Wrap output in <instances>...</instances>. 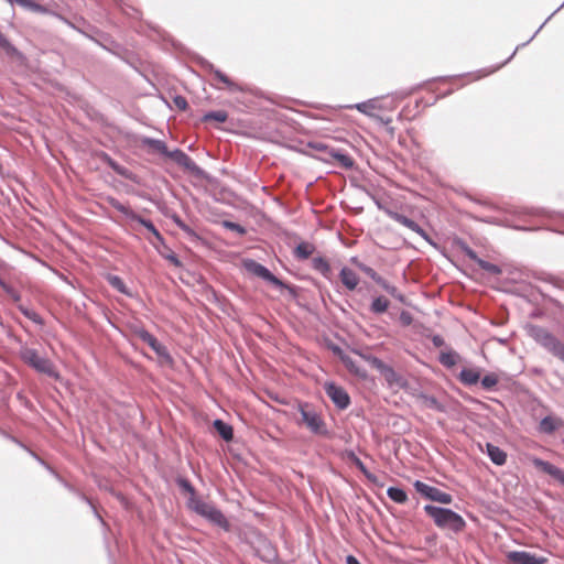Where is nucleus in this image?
Wrapping results in <instances>:
<instances>
[{"label":"nucleus","mask_w":564,"mask_h":564,"mask_svg":"<svg viewBox=\"0 0 564 564\" xmlns=\"http://www.w3.org/2000/svg\"><path fill=\"white\" fill-rule=\"evenodd\" d=\"M401 318L403 321H406L408 323L410 322V316L406 313H404V312L401 314Z\"/></svg>","instance_id":"obj_63"},{"label":"nucleus","mask_w":564,"mask_h":564,"mask_svg":"<svg viewBox=\"0 0 564 564\" xmlns=\"http://www.w3.org/2000/svg\"><path fill=\"white\" fill-rule=\"evenodd\" d=\"M0 47L10 56L22 57V54L13 46L9 40L0 32Z\"/></svg>","instance_id":"obj_41"},{"label":"nucleus","mask_w":564,"mask_h":564,"mask_svg":"<svg viewBox=\"0 0 564 564\" xmlns=\"http://www.w3.org/2000/svg\"><path fill=\"white\" fill-rule=\"evenodd\" d=\"M389 307V301L383 296L375 297L370 305V311L373 314H382Z\"/></svg>","instance_id":"obj_35"},{"label":"nucleus","mask_w":564,"mask_h":564,"mask_svg":"<svg viewBox=\"0 0 564 564\" xmlns=\"http://www.w3.org/2000/svg\"><path fill=\"white\" fill-rule=\"evenodd\" d=\"M507 558L512 564H545L546 557L536 556L525 551H510L507 553Z\"/></svg>","instance_id":"obj_10"},{"label":"nucleus","mask_w":564,"mask_h":564,"mask_svg":"<svg viewBox=\"0 0 564 564\" xmlns=\"http://www.w3.org/2000/svg\"><path fill=\"white\" fill-rule=\"evenodd\" d=\"M0 434H1V435H3V436H6V437H8L9 440H11V441H12V442H14L15 444H18L19 446H21V447H23V448H25V449L28 451V448H26V447H25V446H24V445H23V444H22L18 438H15V437H13V436H10L9 434H7V433H6L4 431H2V430H0ZM29 452H30V454H31L35 459H37L41 464H43V465H44V462H43V460H42V459H41V458H40L35 453H33V452H32V451H30V449H29Z\"/></svg>","instance_id":"obj_51"},{"label":"nucleus","mask_w":564,"mask_h":564,"mask_svg":"<svg viewBox=\"0 0 564 564\" xmlns=\"http://www.w3.org/2000/svg\"><path fill=\"white\" fill-rule=\"evenodd\" d=\"M308 147L315 151L324 153L325 156H323L322 159L325 161H328V152L332 148H329L327 144H325L324 142L315 141V142H310Z\"/></svg>","instance_id":"obj_46"},{"label":"nucleus","mask_w":564,"mask_h":564,"mask_svg":"<svg viewBox=\"0 0 564 564\" xmlns=\"http://www.w3.org/2000/svg\"><path fill=\"white\" fill-rule=\"evenodd\" d=\"M564 7V2L540 25V28L534 32V34L524 43L518 45L516 47V50L512 52V54L501 64L495 66V67H491V68H484V69H480V70H477L475 73H469L467 74L468 76H471L473 77V80H478L482 77H486L495 72H497L498 69H500L502 66H505L507 63H509L513 56L516 55V53L518 52V50L520 47H523L525 46L528 43H530L534 37L535 35L542 30V28L551 20V18L556 13L558 12L562 8Z\"/></svg>","instance_id":"obj_6"},{"label":"nucleus","mask_w":564,"mask_h":564,"mask_svg":"<svg viewBox=\"0 0 564 564\" xmlns=\"http://www.w3.org/2000/svg\"><path fill=\"white\" fill-rule=\"evenodd\" d=\"M176 484L181 490H183L184 492L189 495V497L186 501V506L188 509H191V502L193 501V499L200 500V498H198L196 496V490H195L194 486L186 478H183V477L177 478Z\"/></svg>","instance_id":"obj_20"},{"label":"nucleus","mask_w":564,"mask_h":564,"mask_svg":"<svg viewBox=\"0 0 564 564\" xmlns=\"http://www.w3.org/2000/svg\"><path fill=\"white\" fill-rule=\"evenodd\" d=\"M432 343H433V345H434L435 347H441V346H443V345H444V339H443V337H442V336H440V335H435V336H433V338H432Z\"/></svg>","instance_id":"obj_55"},{"label":"nucleus","mask_w":564,"mask_h":564,"mask_svg":"<svg viewBox=\"0 0 564 564\" xmlns=\"http://www.w3.org/2000/svg\"><path fill=\"white\" fill-rule=\"evenodd\" d=\"M145 344H148L159 357L171 361V356L167 348L162 345L153 335L150 336V339H148Z\"/></svg>","instance_id":"obj_25"},{"label":"nucleus","mask_w":564,"mask_h":564,"mask_svg":"<svg viewBox=\"0 0 564 564\" xmlns=\"http://www.w3.org/2000/svg\"><path fill=\"white\" fill-rule=\"evenodd\" d=\"M348 108L357 109L359 112H361L368 117L376 118V115L373 111L381 110L382 106L380 104L379 98H372V99H369V100H366L362 102L355 104L352 106H348Z\"/></svg>","instance_id":"obj_14"},{"label":"nucleus","mask_w":564,"mask_h":564,"mask_svg":"<svg viewBox=\"0 0 564 564\" xmlns=\"http://www.w3.org/2000/svg\"><path fill=\"white\" fill-rule=\"evenodd\" d=\"M459 381L465 386H474L480 379V371L477 369L464 368L458 375Z\"/></svg>","instance_id":"obj_18"},{"label":"nucleus","mask_w":564,"mask_h":564,"mask_svg":"<svg viewBox=\"0 0 564 564\" xmlns=\"http://www.w3.org/2000/svg\"><path fill=\"white\" fill-rule=\"evenodd\" d=\"M208 69L214 74V76L226 85V87L230 91H243V87L235 82H232L227 75H225L221 70L214 67L213 64L207 65Z\"/></svg>","instance_id":"obj_16"},{"label":"nucleus","mask_w":564,"mask_h":564,"mask_svg":"<svg viewBox=\"0 0 564 564\" xmlns=\"http://www.w3.org/2000/svg\"><path fill=\"white\" fill-rule=\"evenodd\" d=\"M142 143L152 151H155L166 158L169 156L170 150L167 149L164 141L153 138H144Z\"/></svg>","instance_id":"obj_21"},{"label":"nucleus","mask_w":564,"mask_h":564,"mask_svg":"<svg viewBox=\"0 0 564 564\" xmlns=\"http://www.w3.org/2000/svg\"><path fill=\"white\" fill-rule=\"evenodd\" d=\"M558 426V422L552 416H545L541 420L539 429L545 434H552Z\"/></svg>","instance_id":"obj_37"},{"label":"nucleus","mask_w":564,"mask_h":564,"mask_svg":"<svg viewBox=\"0 0 564 564\" xmlns=\"http://www.w3.org/2000/svg\"><path fill=\"white\" fill-rule=\"evenodd\" d=\"M388 497L397 503H404L408 500L406 492L399 487H389L387 490Z\"/></svg>","instance_id":"obj_34"},{"label":"nucleus","mask_w":564,"mask_h":564,"mask_svg":"<svg viewBox=\"0 0 564 564\" xmlns=\"http://www.w3.org/2000/svg\"><path fill=\"white\" fill-rule=\"evenodd\" d=\"M245 267L250 273L261 278L274 286L280 289L286 288V284L283 281L276 278L267 267L262 265L261 263L254 260H248L245 262Z\"/></svg>","instance_id":"obj_8"},{"label":"nucleus","mask_w":564,"mask_h":564,"mask_svg":"<svg viewBox=\"0 0 564 564\" xmlns=\"http://www.w3.org/2000/svg\"><path fill=\"white\" fill-rule=\"evenodd\" d=\"M486 453L490 460L497 466H502L507 460V454L500 447L491 443L486 444Z\"/></svg>","instance_id":"obj_17"},{"label":"nucleus","mask_w":564,"mask_h":564,"mask_svg":"<svg viewBox=\"0 0 564 564\" xmlns=\"http://www.w3.org/2000/svg\"><path fill=\"white\" fill-rule=\"evenodd\" d=\"M21 312L22 314L31 319L32 322H34L35 324H39V325H42L43 324V319L42 317L34 311H31V310H28V308H21Z\"/></svg>","instance_id":"obj_49"},{"label":"nucleus","mask_w":564,"mask_h":564,"mask_svg":"<svg viewBox=\"0 0 564 564\" xmlns=\"http://www.w3.org/2000/svg\"><path fill=\"white\" fill-rule=\"evenodd\" d=\"M421 399L424 406L427 409H433L438 412H443L445 410V405L442 404L434 395L422 394Z\"/></svg>","instance_id":"obj_38"},{"label":"nucleus","mask_w":564,"mask_h":564,"mask_svg":"<svg viewBox=\"0 0 564 564\" xmlns=\"http://www.w3.org/2000/svg\"><path fill=\"white\" fill-rule=\"evenodd\" d=\"M498 382H499L498 376L495 373L486 375L485 377H482V379L480 381L481 387L487 391L494 390L496 388V386L498 384Z\"/></svg>","instance_id":"obj_43"},{"label":"nucleus","mask_w":564,"mask_h":564,"mask_svg":"<svg viewBox=\"0 0 564 564\" xmlns=\"http://www.w3.org/2000/svg\"><path fill=\"white\" fill-rule=\"evenodd\" d=\"M378 371L384 377L389 386H393L399 380V376L394 369L384 362L381 364V366L378 368Z\"/></svg>","instance_id":"obj_31"},{"label":"nucleus","mask_w":564,"mask_h":564,"mask_svg":"<svg viewBox=\"0 0 564 564\" xmlns=\"http://www.w3.org/2000/svg\"><path fill=\"white\" fill-rule=\"evenodd\" d=\"M352 352L356 354L357 356H359L366 362H368L376 370H378V368L383 362L378 357H376L373 355H370V354H367V352H365L364 350H360V349H354Z\"/></svg>","instance_id":"obj_36"},{"label":"nucleus","mask_w":564,"mask_h":564,"mask_svg":"<svg viewBox=\"0 0 564 564\" xmlns=\"http://www.w3.org/2000/svg\"><path fill=\"white\" fill-rule=\"evenodd\" d=\"M189 510L197 513L213 525L220 528L225 532H229L231 530V524L223 511L210 502H206L202 499H193Z\"/></svg>","instance_id":"obj_2"},{"label":"nucleus","mask_w":564,"mask_h":564,"mask_svg":"<svg viewBox=\"0 0 564 564\" xmlns=\"http://www.w3.org/2000/svg\"><path fill=\"white\" fill-rule=\"evenodd\" d=\"M333 351H334L336 355H338L339 357H340L341 355H346V354H345V352H344V351H343L338 346H335V347L333 348Z\"/></svg>","instance_id":"obj_62"},{"label":"nucleus","mask_w":564,"mask_h":564,"mask_svg":"<svg viewBox=\"0 0 564 564\" xmlns=\"http://www.w3.org/2000/svg\"><path fill=\"white\" fill-rule=\"evenodd\" d=\"M224 227L231 230V231H235L237 234H239L240 236L245 235L246 234V228L242 227L240 224L238 223H234V221H225L224 223Z\"/></svg>","instance_id":"obj_50"},{"label":"nucleus","mask_w":564,"mask_h":564,"mask_svg":"<svg viewBox=\"0 0 564 564\" xmlns=\"http://www.w3.org/2000/svg\"><path fill=\"white\" fill-rule=\"evenodd\" d=\"M116 173L123 177L130 178V172L122 165L117 169Z\"/></svg>","instance_id":"obj_56"},{"label":"nucleus","mask_w":564,"mask_h":564,"mask_svg":"<svg viewBox=\"0 0 564 564\" xmlns=\"http://www.w3.org/2000/svg\"><path fill=\"white\" fill-rule=\"evenodd\" d=\"M13 299L14 300H19V295L18 294H13Z\"/></svg>","instance_id":"obj_64"},{"label":"nucleus","mask_w":564,"mask_h":564,"mask_svg":"<svg viewBox=\"0 0 564 564\" xmlns=\"http://www.w3.org/2000/svg\"><path fill=\"white\" fill-rule=\"evenodd\" d=\"M172 159L177 165L184 167L187 171H191L195 174L200 173L199 166L182 150L175 149L170 151L169 156Z\"/></svg>","instance_id":"obj_12"},{"label":"nucleus","mask_w":564,"mask_h":564,"mask_svg":"<svg viewBox=\"0 0 564 564\" xmlns=\"http://www.w3.org/2000/svg\"><path fill=\"white\" fill-rule=\"evenodd\" d=\"M160 253L165 260L170 261L174 267H182V262L172 250L167 249L166 252L160 251Z\"/></svg>","instance_id":"obj_48"},{"label":"nucleus","mask_w":564,"mask_h":564,"mask_svg":"<svg viewBox=\"0 0 564 564\" xmlns=\"http://www.w3.org/2000/svg\"><path fill=\"white\" fill-rule=\"evenodd\" d=\"M109 165H110V167H111L115 172H116V171H117V169H119V166H120V164H118L117 162H115V161H112V160H110V161H109Z\"/></svg>","instance_id":"obj_61"},{"label":"nucleus","mask_w":564,"mask_h":564,"mask_svg":"<svg viewBox=\"0 0 564 564\" xmlns=\"http://www.w3.org/2000/svg\"><path fill=\"white\" fill-rule=\"evenodd\" d=\"M376 283L378 285H380L387 293H389L392 297H394L400 303L405 302V296L394 285L390 284L382 276H380Z\"/></svg>","instance_id":"obj_28"},{"label":"nucleus","mask_w":564,"mask_h":564,"mask_svg":"<svg viewBox=\"0 0 564 564\" xmlns=\"http://www.w3.org/2000/svg\"><path fill=\"white\" fill-rule=\"evenodd\" d=\"M482 270H485L486 272L490 273V274H494V275H498L501 273V269L495 264V263H491V262H488L486 260H478V263H477Z\"/></svg>","instance_id":"obj_45"},{"label":"nucleus","mask_w":564,"mask_h":564,"mask_svg":"<svg viewBox=\"0 0 564 564\" xmlns=\"http://www.w3.org/2000/svg\"><path fill=\"white\" fill-rule=\"evenodd\" d=\"M314 251H315L314 245L306 242V241H302L295 247L294 257L297 260H306L313 254Z\"/></svg>","instance_id":"obj_24"},{"label":"nucleus","mask_w":564,"mask_h":564,"mask_svg":"<svg viewBox=\"0 0 564 564\" xmlns=\"http://www.w3.org/2000/svg\"><path fill=\"white\" fill-rule=\"evenodd\" d=\"M528 334L549 352L564 362V344L546 328L538 325H529Z\"/></svg>","instance_id":"obj_4"},{"label":"nucleus","mask_w":564,"mask_h":564,"mask_svg":"<svg viewBox=\"0 0 564 564\" xmlns=\"http://www.w3.org/2000/svg\"><path fill=\"white\" fill-rule=\"evenodd\" d=\"M172 219L174 224L187 236H196L195 231L188 225H186L178 216L174 215Z\"/></svg>","instance_id":"obj_47"},{"label":"nucleus","mask_w":564,"mask_h":564,"mask_svg":"<svg viewBox=\"0 0 564 564\" xmlns=\"http://www.w3.org/2000/svg\"><path fill=\"white\" fill-rule=\"evenodd\" d=\"M134 335L140 338L143 343H145L148 339H150V336L152 335L150 332H148L144 327H135L133 329Z\"/></svg>","instance_id":"obj_52"},{"label":"nucleus","mask_w":564,"mask_h":564,"mask_svg":"<svg viewBox=\"0 0 564 564\" xmlns=\"http://www.w3.org/2000/svg\"><path fill=\"white\" fill-rule=\"evenodd\" d=\"M108 203L111 207L123 214L127 218L132 219L133 217H135V212L120 203L117 198L108 197Z\"/></svg>","instance_id":"obj_33"},{"label":"nucleus","mask_w":564,"mask_h":564,"mask_svg":"<svg viewBox=\"0 0 564 564\" xmlns=\"http://www.w3.org/2000/svg\"><path fill=\"white\" fill-rule=\"evenodd\" d=\"M352 262L357 264V267L366 273L372 281L377 282L381 275H379L372 268L367 264L357 261L356 258H352Z\"/></svg>","instance_id":"obj_44"},{"label":"nucleus","mask_w":564,"mask_h":564,"mask_svg":"<svg viewBox=\"0 0 564 564\" xmlns=\"http://www.w3.org/2000/svg\"><path fill=\"white\" fill-rule=\"evenodd\" d=\"M348 457L350 458L351 463L366 476L367 479L375 480L376 477L369 473L365 464L354 452H350Z\"/></svg>","instance_id":"obj_39"},{"label":"nucleus","mask_w":564,"mask_h":564,"mask_svg":"<svg viewBox=\"0 0 564 564\" xmlns=\"http://www.w3.org/2000/svg\"><path fill=\"white\" fill-rule=\"evenodd\" d=\"M339 278L344 286L349 291H354L359 283V276L354 270H351L348 267L341 268L339 272Z\"/></svg>","instance_id":"obj_15"},{"label":"nucleus","mask_w":564,"mask_h":564,"mask_svg":"<svg viewBox=\"0 0 564 564\" xmlns=\"http://www.w3.org/2000/svg\"><path fill=\"white\" fill-rule=\"evenodd\" d=\"M329 158L336 160L339 165L345 169H351L354 166V160L348 154L334 148L328 152V159Z\"/></svg>","instance_id":"obj_23"},{"label":"nucleus","mask_w":564,"mask_h":564,"mask_svg":"<svg viewBox=\"0 0 564 564\" xmlns=\"http://www.w3.org/2000/svg\"><path fill=\"white\" fill-rule=\"evenodd\" d=\"M10 4H19L20 7L32 11V12H45L46 9L40 3L34 2L33 0H6Z\"/></svg>","instance_id":"obj_29"},{"label":"nucleus","mask_w":564,"mask_h":564,"mask_svg":"<svg viewBox=\"0 0 564 564\" xmlns=\"http://www.w3.org/2000/svg\"><path fill=\"white\" fill-rule=\"evenodd\" d=\"M346 563L347 564H360V562L354 555H348L346 557Z\"/></svg>","instance_id":"obj_58"},{"label":"nucleus","mask_w":564,"mask_h":564,"mask_svg":"<svg viewBox=\"0 0 564 564\" xmlns=\"http://www.w3.org/2000/svg\"><path fill=\"white\" fill-rule=\"evenodd\" d=\"M533 465L542 470L543 473L550 475L553 479L556 481H561L562 477L564 476V469L546 462L541 458H534Z\"/></svg>","instance_id":"obj_13"},{"label":"nucleus","mask_w":564,"mask_h":564,"mask_svg":"<svg viewBox=\"0 0 564 564\" xmlns=\"http://www.w3.org/2000/svg\"><path fill=\"white\" fill-rule=\"evenodd\" d=\"M312 268L319 272L324 278L330 279L332 268L328 261L323 257H315L312 259Z\"/></svg>","instance_id":"obj_22"},{"label":"nucleus","mask_w":564,"mask_h":564,"mask_svg":"<svg viewBox=\"0 0 564 564\" xmlns=\"http://www.w3.org/2000/svg\"><path fill=\"white\" fill-rule=\"evenodd\" d=\"M388 215L391 219H393L398 224L416 232L419 236H421L426 241H430V237H429L427 232L417 223H415L411 218L406 217L403 214L397 213V212H388Z\"/></svg>","instance_id":"obj_11"},{"label":"nucleus","mask_w":564,"mask_h":564,"mask_svg":"<svg viewBox=\"0 0 564 564\" xmlns=\"http://www.w3.org/2000/svg\"><path fill=\"white\" fill-rule=\"evenodd\" d=\"M173 104L180 110H185L187 108V100L181 95H176L173 98Z\"/></svg>","instance_id":"obj_54"},{"label":"nucleus","mask_w":564,"mask_h":564,"mask_svg":"<svg viewBox=\"0 0 564 564\" xmlns=\"http://www.w3.org/2000/svg\"><path fill=\"white\" fill-rule=\"evenodd\" d=\"M325 391L338 409L345 410L350 404V398L344 388L332 382L325 386Z\"/></svg>","instance_id":"obj_9"},{"label":"nucleus","mask_w":564,"mask_h":564,"mask_svg":"<svg viewBox=\"0 0 564 564\" xmlns=\"http://www.w3.org/2000/svg\"><path fill=\"white\" fill-rule=\"evenodd\" d=\"M376 119L379 120L384 126H389L392 121L391 118H383L380 116H376Z\"/></svg>","instance_id":"obj_57"},{"label":"nucleus","mask_w":564,"mask_h":564,"mask_svg":"<svg viewBox=\"0 0 564 564\" xmlns=\"http://www.w3.org/2000/svg\"><path fill=\"white\" fill-rule=\"evenodd\" d=\"M459 358L460 356L456 351L451 350L446 352H441L438 360L444 367L452 368L457 364Z\"/></svg>","instance_id":"obj_32"},{"label":"nucleus","mask_w":564,"mask_h":564,"mask_svg":"<svg viewBox=\"0 0 564 564\" xmlns=\"http://www.w3.org/2000/svg\"><path fill=\"white\" fill-rule=\"evenodd\" d=\"M131 220L137 221L140 225H142L147 230H149L155 237V239L160 243H164V239H163L162 235L160 234V231L156 229V227L150 219H145L135 213V217H133Z\"/></svg>","instance_id":"obj_27"},{"label":"nucleus","mask_w":564,"mask_h":564,"mask_svg":"<svg viewBox=\"0 0 564 564\" xmlns=\"http://www.w3.org/2000/svg\"><path fill=\"white\" fill-rule=\"evenodd\" d=\"M10 4H19L20 7L32 11V12H45L46 9L40 3L34 2L33 0H6Z\"/></svg>","instance_id":"obj_30"},{"label":"nucleus","mask_w":564,"mask_h":564,"mask_svg":"<svg viewBox=\"0 0 564 564\" xmlns=\"http://www.w3.org/2000/svg\"><path fill=\"white\" fill-rule=\"evenodd\" d=\"M57 479L70 491H75V489L68 485L67 482H65L58 475H56Z\"/></svg>","instance_id":"obj_60"},{"label":"nucleus","mask_w":564,"mask_h":564,"mask_svg":"<svg viewBox=\"0 0 564 564\" xmlns=\"http://www.w3.org/2000/svg\"><path fill=\"white\" fill-rule=\"evenodd\" d=\"M107 281L118 292H120L122 294H129L128 289H127L124 282L122 281V279L120 276L113 275V274H109L107 276Z\"/></svg>","instance_id":"obj_40"},{"label":"nucleus","mask_w":564,"mask_h":564,"mask_svg":"<svg viewBox=\"0 0 564 564\" xmlns=\"http://www.w3.org/2000/svg\"><path fill=\"white\" fill-rule=\"evenodd\" d=\"M19 354L23 362L33 368L35 371L52 378L58 377L54 364L46 356L41 355L36 349L23 346L21 347Z\"/></svg>","instance_id":"obj_5"},{"label":"nucleus","mask_w":564,"mask_h":564,"mask_svg":"<svg viewBox=\"0 0 564 564\" xmlns=\"http://www.w3.org/2000/svg\"><path fill=\"white\" fill-rule=\"evenodd\" d=\"M462 250L464 251L465 256L468 257L470 260H473L474 262L478 263V260H480L481 258H479L477 256V253L471 249L469 248L467 245H463L462 247Z\"/></svg>","instance_id":"obj_53"},{"label":"nucleus","mask_w":564,"mask_h":564,"mask_svg":"<svg viewBox=\"0 0 564 564\" xmlns=\"http://www.w3.org/2000/svg\"><path fill=\"white\" fill-rule=\"evenodd\" d=\"M415 490L423 497L444 505H449L453 500L452 496L447 492L440 490L436 487L430 486L421 480L413 484Z\"/></svg>","instance_id":"obj_7"},{"label":"nucleus","mask_w":564,"mask_h":564,"mask_svg":"<svg viewBox=\"0 0 564 564\" xmlns=\"http://www.w3.org/2000/svg\"><path fill=\"white\" fill-rule=\"evenodd\" d=\"M213 426L224 441L229 442L232 440L234 430H232L231 425L227 424L226 422H224L220 419H216L213 422Z\"/></svg>","instance_id":"obj_19"},{"label":"nucleus","mask_w":564,"mask_h":564,"mask_svg":"<svg viewBox=\"0 0 564 564\" xmlns=\"http://www.w3.org/2000/svg\"><path fill=\"white\" fill-rule=\"evenodd\" d=\"M424 511L441 529H448L455 533H458L466 527V522L463 517L452 509L426 505L424 506Z\"/></svg>","instance_id":"obj_1"},{"label":"nucleus","mask_w":564,"mask_h":564,"mask_svg":"<svg viewBox=\"0 0 564 564\" xmlns=\"http://www.w3.org/2000/svg\"><path fill=\"white\" fill-rule=\"evenodd\" d=\"M80 496V499L84 500L85 502H87L88 505L93 506L91 505V501L85 496V495H79ZM93 509H95L94 507H91ZM94 512L96 513V516L98 517L99 520H101L100 516L97 513L96 510H94Z\"/></svg>","instance_id":"obj_59"},{"label":"nucleus","mask_w":564,"mask_h":564,"mask_svg":"<svg viewBox=\"0 0 564 564\" xmlns=\"http://www.w3.org/2000/svg\"><path fill=\"white\" fill-rule=\"evenodd\" d=\"M297 411L301 414V421H297V424L305 425L314 435L329 437L330 433L325 421L312 404L299 403Z\"/></svg>","instance_id":"obj_3"},{"label":"nucleus","mask_w":564,"mask_h":564,"mask_svg":"<svg viewBox=\"0 0 564 564\" xmlns=\"http://www.w3.org/2000/svg\"><path fill=\"white\" fill-rule=\"evenodd\" d=\"M340 360L343 361L345 367L349 370V372H351L360 378L367 377V371L364 368L359 367L357 365V362L348 355H341Z\"/></svg>","instance_id":"obj_26"},{"label":"nucleus","mask_w":564,"mask_h":564,"mask_svg":"<svg viewBox=\"0 0 564 564\" xmlns=\"http://www.w3.org/2000/svg\"><path fill=\"white\" fill-rule=\"evenodd\" d=\"M228 118V115L225 110H215V111H208L204 115L203 120L204 121H217V122H225Z\"/></svg>","instance_id":"obj_42"}]
</instances>
